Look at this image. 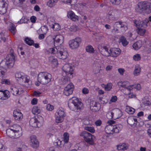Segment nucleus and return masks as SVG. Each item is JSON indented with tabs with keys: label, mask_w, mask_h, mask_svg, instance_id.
Instances as JSON below:
<instances>
[{
	"label": "nucleus",
	"mask_w": 151,
	"mask_h": 151,
	"mask_svg": "<svg viewBox=\"0 0 151 151\" xmlns=\"http://www.w3.org/2000/svg\"><path fill=\"white\" fill-rule=\"evenodd\" d=\"M86 50L87 52L92 53L94 52V48L92 46L89 45L86 47Z\"/></svg>",
	"instance_id": "nucleus-49"
},
{
	"label": "nucleus",
	"mask_w": 151,
	"mask_h": 151,
	"mask_svg": "<svg viewBox=\"0 0 151 151\" xmlns=\"http://www.w3.org/2000/svg\"><path fill=\"white\" fill-rule=\"evenodd\" d=\"M52 78V75L47 72H41L38 75L37 80L42 85H46L50 82Z\"/></svg>",
	"instance_id": "nucleus-5"
},
{
	"label": "nucleus",
	"mask_w": 151,
	"mask_h": 151,
	"mask_svg": "<svg viewBox=\"0 0 151 151\" xmlns=\"http://www.w3.org/2000/svg\"><path fill=\"white\" fill-rule=\"evenodd\" d=\"M30 142L32 147L36 148L39 146V143L37 137L35 135H32L30 138Z\"/></svg>",
	"instance_id": "nucleus-22"
},
{
	"label": "nucleus",
	"mask_w": 151,
	"mask_h": 151,
	"mask_svg": "<svg viewBox=\"0 0 151 151\" xmlns=\"http://www.w3.org/2000/svg\"><path fill=\"white\" fill-rule=\"evenodd\" d=\"M41 29L42 32L44 34H46L48 30V28L45 26L42 27Z\"/></svg>",
	"instance_id": "nucleus-64"
},
{
	"label": "nucleus",
	"mask_w": 151,
	"mask_h": 151,
	"mask_svg": "<svg viewBox=\"0 0 151 151\" xmlns=\"http://www.w3.org/2000/svg\"><path fill=\"white\" fill-rule=\"evenodd\" d=\"M101 86L103 88H104L106 91H108L112 88V84L111 83H108L106 85L102 84Z\"/></svg>",
	"instance_id": "nucleus-37"
},
{
	"label": "nucleus",
	"mask_w": 151,
	"mask_h": 151,
	"mask_svg": "<svg viewBox=\"0 0 151 151\" xmlns=\"http://www.w3.org/2000/svg\"><path fill=\"white\" fill-rule=\"evenodd\" d=\"M142 45V42L141 40H139L132 45V48L134 50L137 51L141 47Z\"/></svg>",
	"instance_id": "nucleus-29"
},
{
	"label": "nucleus",
	"mask_w": 151,
	"mask_h": 151,
	"mask_svg": "<svg viewBox=\"0 0 151 151\" xmlns=\"http://www.w3.org/2000/svg\"><path fill=\"white\" fill-rule=\"evenodd\" d=\"M37 117H33L30 120L29 124L32 127H37Z\"/></svg>",
	"instance_id": "nucleus-36"
},
{
	"label": "nucleus",
	"mask_w": 151,
	"mask_h": 151,
	"mask_svg": "<svg viewBox=\"0 0 151 151\" xmlns=\"http://www.w3.org/2000/svg\"><path fill=\"white\" fill-rule=\"evenodd\" d=\"M10 96V93L7 90L0 91V99L5 100L8 99Z\"/></svg>",
	"instance_id": "nucleus-23"
},
{
	"label": "nucleus",
	"mask_w": 151,
	"mask_h": 151,
	"mask_svg": "<svg viewBox=\"0 0 151 151\" xmlns=\"http://www.w3.org/2000/svg\"><path fill=\"white\" fill-rule=\"evenodd\" d=\"M99 99L101 103L102 104H104L107 103L108 100L107 98H104V96L103 97H99Z\"/></svg>",
	"instance_id": "nucleus-52"
},
{
	"label": "nucleus",
	"mask_w": 151,
	"mask_h": 151,
	"mask_svg": "<svg viewBox=\"0 0 151 151\" xmlns=\"http://www.w3.org/2000/svg\"><path fill=\"white\" fill-rule=\"evenodd\" d=\"M114 128V132L118 133L120 131L122 128V126L121 124H119L113 126Z\"/></svg>",
	"instance_id": "nucleus-39"
},
{
	"label": "nucleus",
	"mask_w": 151,
	"mask_h": 151,
	"mask_svg": "<svg viewBox=\"0 0 151 151\" xmlns=\"http://www.w3.org/2000/svg\"><path fill=\"white\" fill-rule=\"evenodd\" d=\"M7 24L9 25L10 27L9 30L13 35H14L16 31V29L14 25L10 22H8Z\"/></svg>",
	"instance_id": "nucleus-42"
},
{
	"label": "nucleus",
	"mask_w": 151,
	"mask_h": 151,
	"mask_svg": "<svg viewBox=\"0 0 151 151\" xmlns=\"http://www.w3.org/2000/svg\"><path fill=\"white\" fill-rule=\"evenodd\" d=\"M137 121V119L133 117L129 118L127 120V123L130 125H132Z\"/></svg>",
	"instance_id": "nucleus-43"
},
{
	"label": "nucleus",
	"mask_w": 151,
	"mask_h": 151,
	"mask_svg": "<svg viewBox=\"0 0 151 151\" xmlns=\"http://www.w3.org/2000/svg\"><path fill=\"white\" fill-rule=\"evenodd\" d=\"M8 5L7 0H1L0 1V13L4 14L6 12Z\"/></svg>",
	"instance_id": "nucleus-17"
},
{
	"label": "nucleus",
	"mask_w": 151,
	"mask_h": 151,
	"mask_svg": "<svg viewBox=\"0 0 151 151\" xmlns=\"http://www.w3.org/2000/svg\"><path fill=\"white\" fill-rule=\"evenodd\" d=\"M6 64L9 67H12L15 62V58L13 54H11L8 55L6 58Z\"/></svg>",
	"instance_id": "nucleus-13"
},
{
	"label": "nucleus",
	"mask_w": 151,
	"mask_h": 151,
	"mask_svg": "<svg viewBox=\"0 0 151 151\" xmlns=\"http://www.w3.org/2000/svg\"><path fill=\"white\" fill-rule=\"evenodd\" d=\"M69 135L67 132L65 133L63 135V141L65 143H67L69 140Z\"/></svg>",
	"instance_id": "nucleus-48"
},
{
	"label": "nucleus",
	"mask_w": 151,
	"mask_h": 151,
	"mask_svg": "<svg viewBox=\"0 0 151 151\" xmlns=\"http://www.w3.org/2000/svg\"><path fill=\"white\" fill-rule=\"evenodd\" d=\"M14 116L15 120H19L23 118V115L19 110H15L14 111Z\"/></svg>",
	"instance_id": "nucleus-30"
},
{
	"label": "nucleus",
	"mask_w": 151,
	"mask_h": 151,
	"mask_svg": "<svg viewBox=\"0 0 151 151\" xmlns=\"http://www.w3.org/2000/svg\"><path fill=\"white\" fill-rule=\"evenodd\" d=\"M14 4L18 6H20L25 3L27 0H12Z\"/></svg>",
	"instance_id": "nucleus-41"
},
{
	"label": "nucleus",
	"mask_w": 151,
	"mask_h": 151,
	"mask_svg": "<svg viewBox=\"0 0 151 151\" xmlns=\"http://www.w3.org/2000/svg\"><path fill=\"white\" fill-rule=\"evenodd\" d=\"M68 106L70 109L75 111L81 109L83 107V104L78 98L73 97L69 100Z\"/></svg>",
	"instance_id": "nucleus-4"
},
{
	"label": "nucleus",
	"mask_w": 151,
	"mask_h": 151,
	"mask_svg": "<svg viewBox=\"0 0 151 151\" xmlns=\"http://www.w3.org/2000/svg\"><path fill=\"white\" fill-rule=\"evenodd\" d=\"M111 56L116 57L118 56L121 52V50L119 48L113 47L111 48Z\"/></svg>",
	"instance_id": "nucleus-27"
},
{
	"label": "nucleus",
	"mask_w": 151,
	"mask_h": 151,
	"mask_svg": "<svg viewBox=\"0 0 151 151\" xmlns=\"http://www.w3.org/2000/svg\"><path fill=\"white\" fill-rule=\"evenodd\" d=\"M10 91L14 95H19L23 92L22 88L19 86H12L10 88Z\"/></svg>",
	"instance_id": "nucleus-18"
},
{
	"label": "nucleus",
	"mask_w": 151,
	"mask_h": 151,
	"mask_svg": "<svg viewBox=\"0 0 151 151\" xmlns=\"http://www.w3.org/2000/svg\"><path fill=\"white\" fill-rule=\"evenodd\" d=\"M58 52V48L51 47L48 50H46L45 52L47 54H51L55 55L57 56V53Z\"/></svg>",
	"instance_id": "nucleus-31"
},
{
	"label": "nucleus",
	"mask_w": 151,
	"mask_h": 151,
	"mask_svg": "<svg viewBox=\"0 0 151 151\" xmlns=\"http://www.w3.org/2000/svg\"><path fill=\"white\" fill-rule=\"evenodd\" d=\"M1 83L2 84L9 85L11 84V81H10L8 79H3L1 80Z\"/></svg>",
	"instance_id": "nucleus-59"
},
{
	"label": "nucleus",
	"mask_w": 151,
	"mask_h": 151,
	"mask_svg": "<svg viewBox=\"0 0 151 151\" xmlns=\"http://www.w3.org/2000/svg\"><path fill=\"white\" fill-rule=\"evenodd\" d=\"M141 72V68L139 65L136 64L134 67V69L133 74L134 76H138L140 75Z\"/></svg>",
	"instance_id": "nucleus-28"
},
{
	"label": "nucleus",
	"mask_w": 151,
	"mask_h": 151,
	"mask_svg": "<svg viewBox=\"0 0 151 151\" xmlns=\"http://www.w3.org/2000/svg\"><path fill=\"white\" fill-rule=\"evenodd\" d=\"M85 129L86 130H87L92 133H94L95 132V130L94 129V127H85Z\"/></svg>",
	"instance_id": "nucleus-55"
},
{
	"label": "nucleus",
	"mask_w": 151,
	"mask_h": 151,
	"mask_svg": "<svg viewBox=\"0 0 151 151\" xmlns=\"http://www.w3.org/2000/svg\"><path fill=\"white\" fill-rule=\"evenodd\" d=\"M80 135L84 138L85 141L87 143L91 145L94 144L95 137L91 134L86 131H84L81 133Z\"/></svg>",
	"instance_id": "nucleus-8"
},
{
	"label": "nucleus",
	"mask_w": 151,
	"mask_h": 151,
	"mask_svg": "<svg viewBox=\"0 0 151 151\" xmlns=\"http://www.w3.org/2000/svg\"><path fill=\"white\" fill-rule=\"evenodd\" d=\"M82 40L81 38L77 37L71 40L68 42V45L70 48L72 50H76L80 46Z\"/></svg>",
	"instance_id": "nucleus-9"
},
{
	"label": "nucleus",
	"mask_w": 151,
	"mask_h": 151,
	"mask_svg": "<svg viewBox=\"0 0 151 151\" xmlns=\"http://www.w3.org/2000/svg\"><path fill=\"white\" fill-rule=\"evenodd\" d=\"M134 22L137 28V30L138 33L141 35H143L146 32V30L144 28L146 27H142V21L135 20L134 21Z\"/></svg>",
	"instance_id": "nucleus-10"
},
{
	"label": "nucleus",
	"mask_w": 151,
	"mask_h": 151,
	"mask_svg": "<svg viewBox=\"0 0 151 151\" xmlns=\"http://www.w3.org/2000/svg\"><path fill=\"white\" fill-rule=\"evenodd\" d=\"M119 42L121 43L124 47L126 46L129 44V42L124 36H122L119 38Z\"/></svg>",
	"instance_id": "nucleus-34"
},
{
	"label": "nucleus",
	"mask_w": 151,
	"mask_h": 151,
	"mask_svg": "<svg viewBox=\"0 0 151 151\" xmlns=\"http://www.w3.org/2000/svg\"><path fill=\"white\" fill-rule=\"evenodd\" d=\"M44 121L43 117L41 116H38L37 117V125L38 127H40L43 126Z\"/></svg>",
	"instance_id": "nucleus-35"
},
{
	"label": "nucleus",
	"mask_w": 151,
	"mask_h": 151,
	"mask_svg": "<svg viewBox=\"0 0 151 151\" xmlns=\"http://www.w3.org/2000/svg\"><path fill=\"white\" fill-rule=\"evenodd\" d=\"M113 126L111 125H109L106 126L104 129L105 133L108 134H112L114 132V128Z\"/></svg>",
	"instance_id": "nucleus-33"
},
{
	"label": "nucleus",
	"mask_w": 151,
	"mask_h": 151,
	"mask_svg": "<svg viewBox=\"0 0 151 151\" xmlns=\"http://www.w3.org/2000/svg\"><path fill=\"white\" fill-rule=\"evenodd\" d=\"M6 134L8 137L12 139L19 138L22 134V128L17 125H13L6 129Z\"/></svg>",
	"instance_id": "nucleus-3"
},
{
	"label": "nucleus",
	"mask_w": 151,
	"mask_h": 151,
	"mask_svg": "<svg viewBox=\"0 0 151 151\" xmlns=\"http://www.w3.org/2000/svg\"><path fill=\"white\" fill-rule=\"evenodd\" d=\"M126 111L129 114H133L135 112V109L129 106H127L126 108Z\"/></svg>",
	"instance_id": "nucleus-45"
},
{
	"label": "nucleus",
	"mask_w": 151,
	"mask_h": 151,
	"mask_svg": "<svg viewBox=\"0 0 151 151\" xmlns=\"http://www.w3.org/2000/svg\"><path fill=\"white\" fill-rule=\"evenodd\" d=\"M65 116L64 109L62 107L59 108L57 110L55 115L56 122L57 123L62 122L64 120Z\"/></svg>",
	"instance_id": "nucleus-7"
},
{
	"label": "nucleus",
	"mask_w": 151,
	"mask_h": 151,
	"mask_svg": "<svg viewBox=\"0 0 151 151\" xmlns=\"http://www.w3.org/2000/svg\"><path fill=\"white\" fill-rule=\"evenodd\" d=\"M41 110L40 108L37 106L33 107L32 109V112L35 115H38L40 113Z\"/></svg>",
	"instance_id": "nucleus-40"
},
{
	"label": "nucleus",
	"mask_w": 151,
	"mask_h": 151,
	"mask_svg": "<svg viewBox=\"0 0 151 151\" xmlns=\"http://www.w3.org/2000/svg\"><path fill=\"white\" fill-rule=\"evenodd\" d=\"M100 51L101 54L103 56L106 57L111 56V48L109 50L106 46L103 45Z\"/></svg>",
	"instance_id": "nucleus-19"
},
{
	"label": "nucleus",
	"mask_w": 151,
	"mask_h": 151,
	"mask_svg": "<svg viewBox=\"0 0 151 151\" xmlns=\"http://www.w3.org/2000/svg\"><path fill=\"white\" fill-rule=\"evenodd\" d=\"M107 118L109 119H113V115L112 113V110L106 114Z\"/></svg>",
	"instance_id": "nucleus-63"
},
{
	"label": "nucleus",
	"mask_w": 151,
	"mask_h": 151,
	"mask_svg": "<svg viewBox=\"0 0 151 151\" xmlns=\"http://www.w3.org/2000/svg\"><path fill=\"white\" fill-rule=\"evenodd\" d=\"M28 21V19L25 17H23L22 18L18 21L17 23L18 24H21L23 23H26Z\"/></svg>",
	"instance_id": "nucleus-56"
},
{
	"label": "nucleus",
	"mask_w": 151,
	"mask_h": 151,
	"mask_svg": "<svg viewBox=\"0 0 151 151\" xmlns=\"http://www.w3.org/2000/svg\"><path fill=\"white\" fill-rule=\"evenodd\" d=\"M24 41L25 43L29 45H32L34 43L33 41L28 37H25Z\"/></svg>",
	"instance_id": "nucleus-47"
},
{
	"label": "nucleus",
	"mask_w": 151,
	"mask_h": 151,
	"mask_svg": "<svg viewBox=\"0 0 151 151\" xmlns=\"http://www.w3.org/2000/svg\"><path fill=\"white\" fill-rule=\"evenodd\" d=\"M102 63L101 61H96L95 62L93 65V72L96 75L100 73V72L101 70Z\"/></svg>",
	"instance_id": "nucleus-15"
},
{
	"label": "nucleus",
	"mask_w": 151,
	"mask_h": 151,
	"mask_svg": "<svg viewBox=\"0 0 151 151\" xmlns=\"http://www.w3.org/2000/svg\"><path fill=\"white\" fill-rule=\"evenodd\" d=\"M133 34L130 32H128L126 33V36L130 38L131 40H135L136 38V37L135 36L134 37H132Z\"/></svg>",
	"instance_id": "nucleus-61"
},
{
	"label": "nucleus",
	"mask_w": 151,
	"mask_h": 151,
	"mask_svg": "<svg viewBox=\"0 0 151 151\" xmlns=\"http://www.w3.org/2000/svg\"><path fill=\"white\" fill-rule=\"evenodd\" d=\"M119 87L124 88L127 89L129 91H132V86L130 85V82L126 81H119L117 83Z\"/></svg>",
	"instance_id": "nucleus-12"
},
{
	"label": "nucleus",
	"mask_w": 151,
	"mask_h": 151,
	"mask_svg": "<svg viewBox=\"0 0 151 151\" xmlns=\"http://www.w3.org/2000/svg\"><path fill=\"white\" fill-rule=\"evenodd\" d=\"M91 109L93 111H97L100 109L99 104L94 101H92L90 104Z\"/></svg>",
	"instance_id": "nucleus-24"
},
{
	"label": "nucleus",
	"mask_w": 151,
	"mask_h": 151,
	"mask_svg": "<svg viewBox=\"0 0 151 151\" xmlns=\"http://www.w3.org/2000/svg\"><path fill=\"white\" fill-rule=\"evenodd\" d=\"M46 109L49 111H52L54 109V106L50 104H47L46 106Z\"/></svg>",
	"instance_id": "nucleus-53"
},
{
	"label": "nucleus",
	"mask_w": 151,
	"mask_h": 151,
	"mask_svg": "<svg viewBox=\"0 0 151 151\" xmlns=\"http://www.w3.org/2000/svg\"><path fill=\"white\" fill-rule=\"evenodd\" d=\"M64 37L62 35H58L56 36L55 38H53L54 44L55 45H61L63 42Z\"/></svg>",
	"instance_id": "nucleus-20"
},
{
	"label": "nucleus",
	"mask_w": 151,
	"mask_h": 151,
	"mask_svg": "<svg viewBox=\"0 0 151 151\" xmlns=\"http://www.w3.org/2000/svg\"><path fill=\"white\" fill-rule=\"evenodd\" d=\"M78 29V27L76 25L72 26L69 28V30L70 31L73 32L76 31Z\"/></svg>",
	"instance_id": "nucleus-57"
},
{
	"label": "nucleus",
	"mask_w": 151,
	"mask_h": 151,
	"mask_svg": "<svg viewBox=\"0 0 151 151\" xmlns=\"http://www.w3.org/2000/svg\"><path fill=\"white\" fill-rule=\"evenodd\" d=\"M74 66L73 64L68 63L65 64L62 67L63 77L60 80L61 84H66L70 81V78H73Z\"/></svg>",
	"instance_id": "nucleus-1"
},
{
	"label": "nucleus",
	"mask_w": 151,
	"mask_h": 151,
	"mask_svg": "<svg viewBox=\"0 0 151 151\" xmlns=\"http://www.w3.org/2000/svg\"><path fill=\"white\" fill-rule=\"evenodd\" d=\"M113 115V119H116L122 116V115L121 111L118 109H115L112 110Z\"/></svg>",
	"instance_id": "nucleus-25"
},
{
	"label": "nucleus",
	"mask_w": 151,
	"mask_h": 151,
	"mask_svg": "<svg viewBox=\"0 0 151 151\" xmlns=\"http://www.w3.org/2000/svg\"><path fill=\"white\" fill-rule=\"evenodd\" d=\"M137 11L140 12L143 10L151 12V3L147 2H140L138 3L135 8Z\"/></svg>",
	"instance_id": "nucleus-6"
},
{
	"label": "nucleus",
	"mask_w": 151,
	"mask_h": 151,
	"mask_svg": "<svg viewBox=\"0 0 151 151\" xmlns=\"http://www.w3.org/2000/svg\"><path fill=\"white\" fill-rule=\"evenodd\" d=\"M67 17L72 21L75 22L78 21L79 19V17L76 15L71 10L67 12Z\"/></svg>",
	"instance_id": "nucleus-21"
},
{
	"label": "nucleus",
	"mask_w": 151,
	"mask_h": 151,
	"mask_svg": "<svg viewBox=\"0 0 151 151\" xmlns=\"http://www.w3.org/2000/svg\"><path fill=\"white\" fill-rule=\"evenodd\" d=\"M52 27L54 30H58L60 29V26L58 23H56L52 24Z\"/></svg>",
	"instance_id": "nucleus-58"
},
{
	"label": "nucleus",
	"mask_w": 151,
	"mask_h": 151,
	"mask_svg": "<svg viewBox=\"0 0 151 151\" xmlns=\"http://www.w3.org/2000/svg\"><path fill=\"white\" fill-rule=\"evenodd\" d=\"M49 60L53 67H55L57 66L58 64L57 60L54 57L51 56L49 57Z\"/></svg>",
	"instance_id": "nucleus-32"
},
{
	"label": "nucleus",
	"mask_w": 151,
	"mask_h": 151,
	"mask_svg": "<svg viewBox=\"0 0 151 151\" xmlns=\"http://www.w3.org/2000/svg\"><path fill=\"white\" fill-rule=\"evenodd\" d=\"M68 55V53L66 50L63 48H58V52L57 55L58 57L60 59H65Z\"/></svg>",
	"instance_id": "nucleus-14"
},
{
	"label": "nucleus",
	"mask_w": 151,
	"mask_h": 151,
	"mask_svg": "<svg viewBox=\"0 0 151 151\" xmlns=\"http://www.w3.org/2000/svg\"><path fill=\"white\" fill-rule=\"evenodd\" d=\"M125 94L127 95H128V98L130 99H135L136 98V94L133 92H131L129 91V92L125 93Z\"/></svg>",
	"instance_id": "nucleus-54"
},
{
	"label": "nucleus",
	"mask_w": 151,
	"mask_h": 151,
	"mask_svg": "<svg viewBox=\"0 0 151 151\" xmlns=\"http://www.w3.org/2000/svg\"><path fill=\"white\" fill-rule=\"evenodd\" d=\"M132 90L134 88H135L137 90H139L141 89V86L139 84L135 83L132 85Z\"/></svg>",
	"instance_id": "nucleus-51"
},
{
	"label": "nucleus",
	"mask_w": 151,
	"mask_h": 151,
	"mask_svg": "<svg viewBox=\"0 0 151 151\" xmlns=\"http://www.w3.org/2000/svg\"><path fill=\"white\" fill-rule=\"evenodd\" d=\"M16 80L19 84L26 87H31L32 85L30 77L22 72H17L15 75Z\"/></svg>",
	"instance_id": "nucleus-2"
},
{
	"label": "nucleus",
	"mask_w": 151,
	"mask_h": 151,
	"mask_svg": "<svg viewBox=\"0 0 151 151\" xmlns=\"http://www.w3.org/2000/svg\"><path fill=\"white\" fill-rule=\"evenodd\" d=\"M50 132L48 133L47 134V137H51L53 136V134L56 131L55 129H50Z\"/></svg>",
	"instance_id": "nucleus-60"
},
{
	"label": "nucleus",
	"mask_w": 151,
	"mask_h": 151,
	"mask_svg": "<svg viewBox=\"0 0 151 151\" xmlns=\"http://www.w3.org/2000/svg\"><path fill=\"white\" fill-rule=\"evenodd\" d=\"M114 29L116 27L120 28L122 32H125L128 28L127 23L124 22H116L114 24Z\"/></svg>",
	"instance_id": "nucleus-16"
},
{
	"label": "nucleus",
	"mask_w": 151,
	"mask_h": 151,
	"mask_svg": "<svg viewBox=\"0 0 151 151\" xmlns=\"http://www.w3.org/2000/svg\"><path fill=\"white\" fill-rule=\"evenodd\" d=\"M57 0H49L47 3V5L50 7H52L54 6L57 2Z\"/></svg>",
	"instance_id": "nucleus-44"
},
{
	"label": "nucleus",
	"mask_w": 151,
	"mask_h": 151,
	"mask_svg": "<svg viewBox=\"0 0 151 151\" xmlns=\"http://www.w3.org/2000/svg\"><path fill=\"white\" fill-rule=\"evenodd\" d=\"M133 60L135 61H139L141 59V56L140 54L136 53L132 57Z\"/></svg>",
	"instance_id": "nucleus-46"
},
{
	"label": "nucleus",
	"mask_w": 151,
	"mask_h": 151,
	"mask_svg": "<svg viewBox=\"0 0 151 151\" xmlns=\"http://www.w3.org/2000/svg\"><path fill=\"white\" fill-rule=\"evenodd\" d=\"M149 21L151 22V16L148 19H146L144 21H142V27H147V24Z\"/></svg>",
	"instance_id": "nucleus-50"
},
{
	"label": "nucleus",
	"mask_w": 151,
	"mask_h": 151,
	"mask_svg": "<svg viewBox=\"0 0 151 151\" xmlns=\"http://www.w3.org/2000/svg\"><path fill=\"white\" fill-rule=\"evenodd\" d=\"M74 86L71 83L68 84L64 88L63 91L64 94L66 96H68L72 94L74 91Z\"/></svg>",
	"instance_id": "nucleus-11"
},
{
	"label": "nucleus",
	"mask_w": 151,
	"mask_h": 151,
	"mask_svg": "<svg viewBox=\"0 0 151 151\" xmlns=\"http://www.w3.org/2000/svg\"><path fill=\"white\" fill-rule=\"evenodd\" d=\"M27 148V146L22 142H18L17 144V148L16 151H25Z\"/></svg>",
	"instance_id": "nucleus-26"
},
{
	"label": "nucleus",
	"mask_w": 151,
	"mask_h": 151,
	"mask_svg": "<svg viewBox=\"0 0 151 151\" xmlns=\"http://www.w3.org/2000/svg\"><path fill=\"white\" fill-rule=\"evenodd\" d=\"M117 97L116 96H112L110 100L109 104L116 102L117 100Z\"/></svg>",
	"instance_id": "nucleus-62"
},
{
	"label": "nucleus",
	"mask_w": 151,
	"mask_h": 151,
	"mask_svg": "<svg viewBox=\"0 0 151 151\" xmlns=\"http://www.w3.org/2000/svg\"><path fill=\"white\" fill-rule=\"evenodd\" d=\"M128 147V145L125 143L120 144L117 146L118 150H125Z\"/></svg>",
	"instance_id": "nucleus-38"
}]
</instances>
